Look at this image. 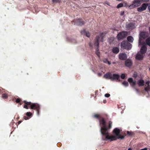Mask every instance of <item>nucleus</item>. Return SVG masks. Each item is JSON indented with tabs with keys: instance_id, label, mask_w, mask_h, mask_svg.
Returning a JSON list of instances; mask_svg holds the SVG:
<instances>
[{
	"instance_id": "obj_5",
	"label": "nucleus",
	"mask_w": 150,
	"mask_h": 150,
	"mask_svg": "<svg viewBox=\"0 0 150 150\" xmlns=\"http://www.w3.org/2000/svg\"><path fill=\"white\" fill-rule=\"evenodd\" d=\"M127 35V32L125 31H122L118 33L117 36V39L119 40L125 38Z\"/></svg>"
},
{
	"instance_id": "obj_16",
	"label": "nucleus",
	"mask_w": 150,
	"mask_h": 150,
	"mask_svg": "<svg viewBox=\"0 0 150 150\" xmlns=\"http://www.w3.org/2000/svg\"><path fill=\"white\" fill-rule=\"evenodd\" d=\"M81 33L82 34H84L86 35L88 37H89L90 36V33L88 31H86L85 30H83L81 31Z\"/></svg>"
},
{
	"instance_id": "obj_25",
	"label": "nucleus",
	"mask_w": 150,
	"mask_h": 150,
	"mask_svg": "<svg viewBox=\"0 0 150 150\" xmlns=\"http://www.w3.org/2000/svg\"><path fill=\"white\" fill-rule=\"evenodd\" d=\"M8 96L7 94L5 93L2 94V97L4 99H6L8 98Z\"/></svg>"
},
{
	"instance_id": "obj_29",
	"label": "nucleus",
	"mask_w": 150,
	"mask_h": 150,
	"mask_svg": "<svg viewBox=\"0 0 150 150\" xmlns=\"http://www.w3.org/2000/svg\"><path fill=\"white\" fill-rule=\"evenodd\" d=\"M127 134L129 136H131L133 134V133L131 132L127 131Z\"/></svg>"
},
{
	"instance_id": "obj_27",
	"label": "nucleus",
	"mask_w": 150,
	"mask_h": 150,
	"mask_svg": "<svg viewBox=\"0 0 150 150\" xmlns=\"http://www.w3.org/2000/svg\"><path fill=\"white\" fill-rule=\"evenodd\" d=\"M122 84L125 86H127L129 85L128 83L125 81L123 82Z\"/></svg>"
},
{
	"instance_id": "obj_13",
	"label": "nucleus",
	"mask_w": 150,
	"mask_h": 150,
	"mask_svg": "<svg viewBox=\"0 0 150 150\" xmlns=\"http://www.w3.org/2000/svg\"><path fill=\"white\" fill-rule=\"evenodd\" d=\"M100 37L99 36L97 35L96 36L94 40V45L98 47V48L99 45V40L100 39Z\"/></svg>"
},
{
	"instance_id": "obj_24",
	"label": "nucleus",
	"mask_w": 150,
	"mask_h": 150,
	"mask_svg": "<svg viewBox=\"0 0 150 150\" xmlns=\"http://www.w3.org/2000/svg\"><path fill=\"white\" fill-rule=\"evenodd\" d=\"M112 122L111 121H109V123H108V129H107V132H108V129H110L112 127Z\"/></svg>"
},
{
	"instance_id": "obj_3",
	"label": "nucleus",
	"mask_w": 150,
	"mask_h": 150,
	"mask_svg": "<svg viewBox=\"0 0 150 150\" xmlns=\"http://www.w3.org/2000/svg\"><path fill=\"white\" fill-rule=\"evenodd\" d=\"M121 47L123 49L130 50L132 47V45L126 40L122 41L121 43Z\"/></svg>"
},
{
	"instance_id": "obj_47",
	"label": "nucleus",
	"mask_w": 150,
	"mask_h": 150,
	"mask_svg": "<svg viewBox=\"0 0 150 150\" xmlns=\"http://www.w3.org/2000/svg\"><path fill=\"white\" fill-rule=\"evenodd\" d=\"M101 74L100 73H98V75L99 76H100Z\"/></svg>"
},
{
	"instance_id": "obj_19",
	"label": "nucleus",
	"mask_w": 150,
	"mask_h": 150,
	"mask_svg": "<svg viewBox=\"0 0 150 150\" xmlns=\"http://www.w3.org/2000/svg\"><path fill=\"white\" fill-rule=\"evenodd\" d=\"M127 27L129 29H133L135 27L134 24L133 23H129L128 24Z\"/></svg>"
},
{
	"instance_id": "obj_33",
	"label": "nucleus",
	"mask_w": 150,
	"mask_h": 150,
	"mask_svg": "<svg viewBox=\"0 0 150 150\" xmlns=\"http://www.w3.org/2000/svg\"><path fill=\"white\" fill-rule=\"evenodd\" d=\"M149 86H147L144 88V90L146 92H148L149 91Z\"/></svg>"
},
{
	"instance_id": "obj_6",
	"label": "nucleus",
	"mask_w": 150,
	"mask_h": 150,
	"mask_svg": "<svg viewBox=\"0 0 150 150\" xmlns=\"http://www.w3.org/2000/svg\"><path fill=\"white\" fill-rule=\"evenodd\" d=\"M148 4L144 3L141 6V7L138 8L137 9V11L139 12H142L146 10L147 6H148Z\"/></svg>"
},
{
	"instance_id": "obj_17",
	"label": "nucleus",
	"mask_w": 150,
	"mask_h": 150,
	"mask_svg": "<svg viewBox=\"0 0 150 150\" xmlns=\"http://www.w3.org/2000/svg\"><path fill=\"white\" fill-rule=\"evenodd\" d=\"M112 51L114 53L117 54L119 52L120 50L117 47H114L112 49Z\"/></svg>"
},
{
	"instance_id": "obj_31",
	"label": "nucleus",
	"mask_w": 150,
	"mask_h": 150,
	"mask_svg": "<svg viewBox=\"0 0 150 150\" xmlns=\"http://www.w3.org/2000/svg\"><path fill=\"white\" fill-rule=\"evenodd\" d=\"M21 101V99L20 98H17L16 99V103H20Z\"/></svg>"
},
{
	"instance_id": "obj_14",
	"label": "nucleus",
	"mask_w": 150,
	"mask_h": 150,
	"mask_svg": "<svg viewBox=\"0 0 150 150\" xmlns=\"http://www.w3.org/2000/svg\"><path fill=\"white\" fill-rule=\"evenodd\" d=\"M128 81L129 83L131 86L132 87H134L136 84V81H134L132 78H129Z\"/></svg>"
},
{
	"instance_id": "obj_34",
	"label": "nucleus",
	"mask_w": 150,
	"mask_h": 150,
	"mask_svg": "<svg viewBox=\"0 0 150 150\" xmlns=\"http://www.w3.org/2000/svg\"><path fill=\"white\" fill-rule=\"evenodd\" d=\"M122 4H123V6L124 7H128L129 6L128 4L126 2H124Z\"/></svg>"
},
{
	"instance_id": "obj_49",
	"label": "nucleus",
	"mask_w": 150,
	"mask_h": 150,
	"mask_svg": "<svg viewBox=\"0 0 150 150\" xmlns=\"http://www.w3.org/2000/svg\"><path fill=\"white\" fill-rule=\"evenodd\" d=\"M128 150H132V149L131 148H129L128 149Z\"/></svg>"
},
{
	"instance_id": "obj_39",
	"label": "nucleus",
	"mask_w": 150,
	"mask_h": 150,
	"mask_svg": "<svg viewBox=\"0 0 150 150\" xmlns=\"http://www.w3.org/2000/svg\"><path fill=\"white\" fill-rule=\"evenodd\" d=\"M142 44L141 39L139 38V45H140Z\"/></svg>"
},
{
	"instance_id": "obj_11",
	"label": "nucleus",
	"mask_w": 150,
	"mask_h": 150,
	"mask_svg": "<svg viewBox=\"0 0 150 150\" xmlns=\"http://www.w3.org/2000/svg\"><path fill=\"white\" fill-rule=\"evenodd\" d=\"M75 22L78 25L81 26L84 25L85 23L81 19H78L75 20Z\"/></svg>"
},
{
	"instance_id": "obj_36",
	"label": "nucleus",
	"mask_w": 150,
	"mask_h": 150,
	"mask_svg": "<svg viewBox=\"0 0 150 150\" xmlns=\"http://www.w3.org/2000/svg\"><path fill=\"white\" fill-rule=\"evenodd\" d=\"M96 53L99 57H100V52L98 51H96Z\"/></svg>"
},
{
	"instance_id": "obj_20",
	"label": "nucleus",
	"mask_w": 150,
	"mask_h": 150,
	"mask_svg": "<svg viewBox=\"0 0 150 150\" xmlns=\"http://www.w3.org/2000/svg\"><path fill=\"white\" fill-rule=\"evenodd\" d=\"M137 84L139 86H143L144 85V81L142 79L138 80L137 81Z\"/></svg>"
},
{
	"instance_id": "obj_32",
	"label": "nucleus",
	"mask_w": 150,
	"mask_h": 150,
	"mask_svg": "<svg viewBox=\"0 0 150 150\" xmlns=\"http://www.w3.org/2000/svg\"><path fill=\"white\" fill-rule=\"evenodd\" d=\"M138 76L137 73L136 72H134L133 75V77L136 78Z\"/></svg>"
},
{
	"instance_id": "obj_10",
	"label": "nucleus",
	"mask_w": 150,
	"mask_h": 150,
	"mask_svg": "<svg viewBox=\"0 0 150 150\" xmlns=\"http://www.w3.org/2000/svg\"><path fill=\"white\" fill-rule=\"evenodd\" d=\"M120 76L118 74H114L112 75L111 80H120Z\"/></svg>"
},
{
	"instance_id": "obj_15",
	"label": "nucleus",
	"mask_w": 150,
	"mask_h": 150,
	"mask_svg": "<svg viewBox=\"0 0 150 150\" xmlns=\"http://www.w3.org/2000/svg\"><path fill=\"white\" fill-rule=\"evenodd\" d=\"M112 74L110 72H108L104 74V77L106 79H110L111 80Z\"/></svg>"
},
{
	"instance_id": "obj_18",
	"label": "nucleus",
	"mask_w": 150,
	"mask_h": 150,
	"mask_svg": "<svg viewBox=\"0 0 150 150\" xmlns=\"http://www.w3.org/2000/svg\"><path fill=\"white\" fill-rule=\"evenodd\" d=\"M144 56L143 54H137L136 55V58L139 60H142L144 58Z\"/></svg>"
},
{
	"instance_id": "obj_26",
	"label": "nucleus",
	"mask_w": 150,
	"mask_h": 150,
	"mask_svg": "<svg viewBox=\"0 0 150 150\" xmlns=\"http://www.w3.org/2000/svg\"><path fill=\"white\" fill-rule=\"evenodd\" d=\"M26 115L29 118H30L32 115V113L30 112H27L26 113Z\"/></svg>"
},
{
	"instance_id": "obj_23",
	"label": "nucleus",
	"mask_w": 150,
	"mask_h": 150,
	"mask_svg": "<svg viewBox=\"0 0 150 150\" xmlns=\"http://www.w3.org/2000/svg\"><path fill=\"white\" fill-rule=\"evenodd\" d=\"M105 33H102L100 34V36L101 37V41L102 42H103V39Z\"/></svg>"
},
{
	"instance_id": "obj_8",
	"label": "nucleus",
	"mask_w": 150,
	"mask_h": 150,
	"mask_svg": "<svg viewBox=\"0 0 150 150\" xmlns=\"http://www.w3.org/2000/svg\"><path fill=\"white\" fill-rule=\"evenodd\" d=\"M119 59L121 60H125L127 58V55L125 53H120L119 55Z\"/></svg>"
},
{
	"instance_id": "obj_30",
	"label": "nucleus",
	"mask_w": 150,
	"mask_h": 150,
	"mask_svg": "<svg viewBox=\"0 0 150 150\" xmlns=\"http://www.w3.org/2000/svg\"><path fill=\"white\" fill-rule=\"evenodd\" d=\"M52 1L53 3H59L61 1V0H52Z\"/></svg>"
},
{
	"instance_id": "obj_50",
	"label": "nucleus",
	"mask_w": 150,
	"mask_h": 150,
	"mask_svg": "<svg viewBox=\"0 0 150 150\" xmlns=\"http://www.w3.org/2000/svg\"><path fill=\"white\" fill-rule=\"evenodd\" d=\"M1 89H0V93H1Z\"/></svg>"
},
{
	"instance_id": "obj_4",
	"label": "nucleus",
	"mask_w": 150,
	"mask_h": 150,
	"mask_svg": "<svg viewBox=\"0 0 150 150\" xmlns=\"http://www.w3.org/2000/svg\"><path fill=\"white\" fill-rule=\"evenodd\" d=\"M142 1V0H134L132 4L129 6V8L132 9L139 6L141 4Z\"/></svg>"
},
{
	"instance_id": "obj_45",
	"label": "nucleus",
	"mask_w": 150,
	"mask_h": 150,
	"mask_svg": "<svg viewBox=\"0 0 150 150\" xmlns=\"http://www.w3.org/2000/svg\"><path fill=\"white\" fill-rule=\"evenodd\" d=\"M22 122V121H19L18 122V124L19 125L21 123V122Z\"/></svg>"
},
{
	"instance_id": "obj_28",
	"label": "nucleus",
	"mask_w": 150,
	"mask_h": 150,
	"mask_svg": "<svg viewBox=\"0 0 150 150\" xmlns=\"http://www.w3.org/2000/svg\"><path fill=\"white\" fill-rule=\"evenodd\" d=\"M123 6V4L122 3H120L117 6V8H119Z\"/></svg>"
},
{
	"instance_id": "obj_7",
	"label": "nucleus",
	"mask_w": 150,
	"mask_h": 150,
	"mask_svg": "<svg viewBox=\"0 0 150 150\" xmlns=\"http://www.w3.org/2000/svg\"><path fill=\"white\" fill-rule=\"evenodd\" d=\"M147 50V48L146 47V44L145 43H143L140 50L141 54H145L146 53Z\"/></svg>"
},
{
	"instance_id": "obj_43",
	"label": "nucleus",
	"mask_w": 150,
	"mask_h": 150,
	"mask_svg": "<svg viewBox=\"0 0 150 150\" xmlns=\"http://www.w3.org/2000/svg\"><path fill=\"white\" fill-rule=\"evenodd\" d=\"M148 6V9L149 10V12L150 13V4H149V6Z\"/></svg>"
},
{
	"instance_id": "obj_9",
	"label": "nucleus",
	"mask_w": 150,
	"mask_h": 150,
	"mask_svg": "<svg viewBox=\"0 0 150 150\" xmlns=\"http://www.w3.org/2000/svg\"><path fill=\"white\" fill-rule=\"evenodd\" d=\"M125 64L126 66L130 68L132 65V61L131 59H127L125 61Z\"/></svg>"
},
{
	"instance_id": "obj_22",
	"label": "nucleus",
	"mask_w": 150,
	"mask_h": 150,
	"mask_svg": "<svg viewBox=\"0 0 150 150\" xmlns=\"http://www.w3.org/2000/svg\"><path fill=\"white\" fill-rule=\"evenodd\" d=\"M146 42L147 45L150 47V37L146 39Z\"/></svg>"
},
{
	"instance_id": "obj_46",
	"label": "nucleus",
	"mask_w": 150,
	"mask_h": 150,
	"mask_svg": "<svg viewBox=\"0 0 150 150\" xmlns=\"http://www.w3.org/2000/svg\"><path fill=\"white\" fill-rule=\"evenodd\" d=\"M147 149L146 148H144L143 149H141L140 150H147Z\"/></svg>"
},
{
	"instance_id": "obj_38",
	"label": "nucleus",
	"mask_w": 150,
	"mask_h": 150,
	"mask_svg": "<svg viewBox=\"0 0 150 150\" xmlns=\"http://www.w3.org/2000/svg\"><path fill=\"white\" fill-rule=\"evenodd\" d=\"M30 118L28 117V116H24V117H23V119L25 120H28Z\"/></svg>"
},
{
	"instance_id": "obj_40",
	"label": "nucleus",
	"mask_w": 150,
	"mask_h": 150,
	"mask_svg": "<svg viewBox=\"0 0 150 150\" xmlns=\"http://www.w3.org/2000/svg\"><path fill=\"white\" fill-rule=\"evenodd\" d=\"M150 81H147L146 82V84L148 86H149Z\"/></svg>"
},
{
	"instance_id": "obj_35",
	"label": "nucleus",
	"mask_w": 150,
	"mask_h": 150,
	"mask_svg": "<svg viewBox=\"0 0 150 150\" xmlns=\"http://www.w3.org/2000/svg\"><path fill=\"white\" fill-rule=\"evenodd\" d=\"M125 76L124 74H122L121 75V78L122 79H125Z\"/></svg>"
},
{
	"instance_id": "obj_12",
	"label": "nucleus",
	"mask_w": 150,
	"mask_h": 150,
	"mask_svg": "<svg viewBox=\"0 0 150 150\" xmlns=\"http://www.w3.org/2000/svg\"><path fill=\"white\" fill-rule=\"evenodd\" d=\"M140 37L142 38L145 39L149 35L148 33L145 32H142L139 34Z\"/></svg>"
},
{
	"instance_id": "obj_51",
	"label": "nucleus",
	"mask_w": 150,
	"mask_h": 150,
	"mask_svg": "<svg viewBox=\"0 0 150 150\" xmlns=\"http://www.w3.org/2000/svg\"><path fill=\"white\" fill-rule=\"evenodd\" d=\"M149 70H150V68H149Z\"/></svg>"
},
{
	"instance_id": "obj_42",
	"label": "nucleus",
	"mask_w": 150,
	"mask_h": 150,
	"mask_svg": "<svg viewBox=\"0 0 150 150\" xmlns=\"http://www.w3.org/2000/svg\"><path fill=\"white\" fill-rule=\"evenodd\" d=\"M124 14V11H121V13H120V15L121 16H123Z\"/></svg>"
},
{
	"instance_id": "obj_41",
	"label": "nucleus",
	"mask_w": 150,
	"mask_h": 150,
	"mask_svg": "<svg viewBox=\"0 0 150 150\" xmlns=\"http://www.w3.org/2000/svg\"><path fill=\"white\" fill-rule=\"evenodd\" d=\"M89 45L90 47H93V44L91 42H89Z\"/></svg>"
},
{
	"instance_id": "obj_44",
	"label": "nucleus",
	"mask_w": 150,
	"mask_h": 150,
	"mask_svg": "<svg viewBox=\"0 0 150 150\" xmlns=\"http://www.w3.org/2000/svg\"><path fill=\"white\" fill-rule=\"evenodd\" d=\"M106 60L108 62V63L109 64H111L110 62L109 61H108V59H106Z\"/></svg>"
},
{
	"instance_id": "obj_21",
	"label": "nucleus",
	"mask_w": 150,
	"mask_h": 150,
	"mask_svg": "<svg viewBox=\"0 0 150 150\" xmlns=\"http://www.w3.org/2000/svg\"><path fill=\"white\" fill-rule=\"evenodd\" d=\"M127 41L130 42H133L134 39L133 37L131 36H128L127 38Z\"/></svg>"
},
{
	"instance_id": "obj_2",
	"label": "nucleus",
	"mask_w": 150,
	"mask_h": 150,
	"mask_svg": "<svg viewBox=\"0 0 150 150\" xmlns=\"http://www.w3.org/2000/svg\"><path fill=\"white\" fill-rule=\"evenodd\" d=\"M23 103H24L25 104L23 106V108L26 109L29 108L28 105H30V108L31 109H33L36 110L37 112V114L38 115H39V112L40 110V105L38 104L32 103L30 102H27L26 100H24L23 101H21L19 103L20 105H21Z\"/></svg>"
},
{
	"instance_id": "obj_52",
	"label": "nucleus",
	"mask_w": 150,
	"mask_h": 150,
	"mask_svg": "<svg viewBox=\"0 0 150 150\" xmlns=\"http://www.w3.org/2000/svg\"><path fill=\"white\" fill-rule=\"evenodd\" d=\"M149 150H150V149H149Z\"/></svg>"
},
{
	"instance_id": "obj_37",
	"label": "nucleus",
	"mask_w": 150,
	"mask_h": 150,
	"mask_svg": "<svg viewBox=\"0 0 150 150\" xmlns=\"http://www.w3.org/2000/svg\"><path fill=\"white\" fill-rule=\"evenodd\" d=\"M110 96V95L109 93H106L105 95V96L106 97H109Z\"/></svg>"
},
{
	"instance_id": "obj_48",
	"label": "nucleus",
	"mask_w": 150,
	"mask_h": 150,
	"mask_svg": "<svg viewBox=\"0 0 150 150\" xmlns=\"http://www.w3.org/2000/svg\"><path fill=\"white\" fill-rule=\"evenodd\" d=\"M98 92V91H95V94H96Z\"/></svg>"
},
{
	"instance_id": "obj_1",
	"label": "nucleus",
	"mask_w": 150,
	"mask_h": 150,
	"mask_svg": "<svg viewBox=\"0 0 150 150\" xmlns=\"http://www.w3.org/2000/svg\"><path fill=\"white\" fill-rule=\"evenodd\" d=\"M94 118L97 119L99 120L100 125H101L100 131L103 136L102 139L104 140H110V141L115 140L117 139H123L125 135L122 136L120 134L121 131L119 129L116 128L113 130V134L115 136H110L109 133L107 132L108 127L106 126V122L105 119L99 115L96 114L93 115Z\"/></svg>"
}]
</instances>
